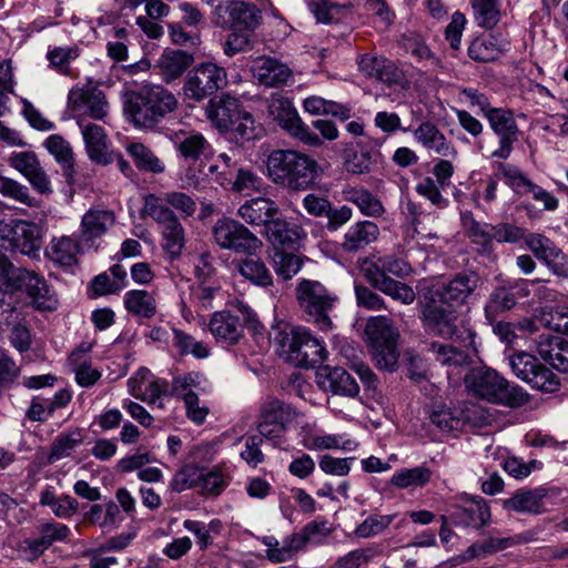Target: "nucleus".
Masks as SVG:
<instances>
[{"label": "nucleus", "instance_id": "9b49d317", "mask_svg": "<svg viewBox=\"0 0 568 568\" xmlns=\"http://www.w3.org/2000/svg\"><path fill=\"white\" fill-rule=\"evenodd\" d=\"M214 242L223 250L236 254L253 255L262 241L245 225L230 217L219 219L212 227Z\"/></svg>", "mask_w": 568, "mask_h": 568}, {"label": "nucleus", "instance_id": "0e129e2a", "mask_svg": "<svg viewBox=\"0 0 568 568\" xmlns=\"http://www.w3.org/2000/svg\"><path fill=\"white\" fill-rule=\"evenodd\" d=\"M539 321L556 335L566 336L568 333V314L565 311L550 308L542 312Z\"/></svg>", "mask_w": 568, "mask_h": 568}, {"label": "nucleus", "instance_id": "ea45409f", "mask_svg": "<svg viewBox=\"0 0 568 568\" xmlns=\"http://www.w3.org/2000/svg\"><path fill=\"white\" fill-rule=\"evenodd\" d=\"M240 274L254 285L268 287L273 285V276L261 258L246 257L236 263Z\"/></svg>", "mask_w": 568, "mask_h": 568}, {"label": "nucleus", "instance_id": "6ab92c4d", "mask_svg": "<svg viewBox=\"0 0 568 568\" xmlns=\"http://www.w3.org/2000/svg\"><path fill=\"white\" fill-rule=\"evenodd\" d=\"M8 239L12 251L37 257L42 246L41 227L32 222L18 221L9 230Z\"/></svg>", "mask_w": 568, "mask_h": 568}, {"label": "nucleus", "instance_id": "603ef678", "mask_svg": "<svg viewBox=\"0 0 568 568\" xmlns=\"http://www.w3.org/2000/svg\"><path fill=\"white\" fill-rule=\"evenodd\" d=\"M303 265V258L294 253L276 250L273 255V266L283 280H291L298 273Z\"/></svg>", "mask_w": 568, "mask_h": 568}, {"label": "nucleus", "instance_id": "cd10ccee", "mask_svg": "<svg viewBox=\"0 0 568 568\" xmlns=\"http://www.w3.org/2000/svg\"><path fill=\"white\" fill-rule=\"evenodd\" d=\"M277 204L266 197H255L245 201L237 210V214L247 223L254 226L266 227L275 215H278Z\"/></svg>", "mask_w": 568, "mask_h": 568}, {"label": "nucleus", "instance_id": "052dcab7", "mask_svg": "<svg viewBox=\"0 0 568 568\" xmlns=\"http://www.w3.org/2000/svg\"><path fill=\"white\" fill-rule=\"evenodd\" d=\"M0 193L28 206L36 205V200L30 195L28 186L16 180L0 176Z\"/></svg>", "mask_w": 568, "mask_h": 568}, {"label": "nucleus", "instance_id": "393cba45", "mask_svg": "<svg viewBox=\"0 0 568 568\" xmlns=\"http://www.w3.org/2000/svg\"><path fill=\"white\" fill-rule=\"evenodd\" d=\"M317 377L318 384L333 394L355 397L359 393L355 378L342 367H324Z\"/></svg>", "mask_w": 568, "mask_h": 568}, {"label": "nucleus", "instance_id": "8fccbe9b", "mask_svg": "<svg viewBox=\"0 0 568 568\" xmlns=\"http://www.w3.org/2000/svg\"><path fill=\"white\" fill-rule=\"evenodd\" d=\"M432 477V470L424 466L405 468L393 475L390 484L399 489L425 486Z\"/></svg>", "mask_w": 568, "mask_h": 568}, {"label": "nucleus", "instance_id": "2f4dec72", "mask_svg": "<svg viewBox=\"0 0 568 568\" xmlns=\"http://www.w3.org/2000/svg\"><path fill=\"white\" fill-rule=\"evenodd\" d=\"M40 536L33 539H27L24 542L30 552L39 557L53 542L64 541L70 535V529L64 524L45 523L39 527Z\"/></svg>", "mask_w": 568, "mask_h": 568}, {"label": "nucleus", "instance_id": "de8ad7c7", "mask_svg": "<svg viewBox=\"0 0 568 568\" xmlns=\"http://www.w3.org/2000/svg\"><path fill=\"white\" fill-rule=\"evenodd\" d=\"M260 417L285 427L286 424L294 420L296 410L290 404L273 398L263 405Z\"/></svg>", "mask_w": 568, "mask_h": 568}, {"label": "nucleus", "instance_id": "0eeeda50", "mask_svg": "<svg viewBox=\"0 0 568 568\" xmlns=\"http://www.w3.org/2000/svg\"><path fill=\"white\" fill-rule=\"evenodd\" d=\"M1 262L10 285H13L17 292L19 291L21 298L27 293L32 305L39 311L51 312L58 307L55 294L43 277L34 272L14 267L4 256Z\"/></svg>", "mask_w": 568, "mask_h": 568}, {"label": "nucleus", "instance_id": "9d476101", "mask_svg": "<svg viewBox=\"0 0 568 568\" xmlns=\"http://www.w3.org/2000/svg\"><path fill=\"white\" fill-rule=\"evenodd\" d=\"M262 19V11L256 4L243 0L221 2L212 12V22L227 30L254 32Z\"/></svg>", "mask_w": 568, "mask_h": 568}, {"label": "nucleus", "instance_id": "774afa93", "mask_svg": "<svg viewBox=\"0 0 568 568\" xmlns=\"http://www.w3.org/2000/svg\"><path fill=\"white\" fill-rule=\"evenodd\" d=\"M378 265L385 271L386 275L389 276L392 274L399 278L407 277L413 272L410 264L406 260L395 255L378 257Z\"/></svg>", "mask_w": 568, "mask_h": 568}, {"label": "nucleus", "instance_id": "09e8293b", "mask_svg": "<svg viewBox=\"0 0 568 568\" xmlns=\"http://www.w3.org/2000/svg\"><path fill=\"white\" fill-rule=\"evenodd\" d=\"M82 442L83 437L79 429L58 435L51 445L48 462L52 464L59 459L70 456L75 447H78Z\"/></svg>", "mask_w": 568, "mask_h": 568}, {"label": "nucleus", "instance_id": "f3484780", "mask_svg": "<svg viewBox=\"0 0 568 568\" xmlns=\"http://www.w3.org/2000/svg\"><path fill=\"white\" fill-rule=\"evenodd\" d=\"M485 116L491 130L499 136V148L491 155L498 159L509 158L519 134L514 113L510 110L493 108Z\"/></svg>", "mask_w": 568, "mask_h": 568}, {"label": "nucleus", "instance_id": "e433bc0d", "mask_svg": "<svg viewBox=\"0 0 568 568\" xmlns=\"http://www.w3.org/2000/svg\"><path fill=\"white\" fill-rule=\"evenodd\" d=\"M125 310L138 317L151 318L156 313L154 296L144 290H132L124 295Z\"/></svg>", "mask_w": 568, "mask_h": 568}, {"label": "nucleus", "instance_id": "4d7b16f0", "mask_svg": "<svg viewBox=\"0 0 568 568\" xmlns=\"http://www.w3.org/2000/svg\"><path fill=\"white\" fill-rule=\"evenodd\" d=\"M158 200L162 202V205L179 211L184 219L192 216L196 212V202L183 192H166L162 196H158Z\"/></svg>", "mask_w": 568, "mask_h": 568}, {"label": "nucleus", "instance_id": "bf43d9fd", "mask_svg": "<svg viewBox=\"0 0 568 568\" xmlns=\"http://www.w3.org/2000/svg\"><path fill=\"white\" fill-rule=\"evenodd\" d=\"M393 519V515H372L355 528L354 535L358 538L374 537L388 528Z\"/></svg>", "mask_w": 568, "mask_h": 568}, {"label": "nucleus", "instance_id": "1a4fd4ad", "mask_svg": "<svg viewBox=\"0 0 568 568\" xmlns=\"http://www.w3.org/2000/svg\"><path fill=\"white\" fill-rule=\"evenodd\" d=\"M458 312L455 306L446 305L440 300L433 298L426 303L422 308L420 320L424 328L434 335L463 339L466 346L474 344L475 333L471 329H466V337L458 335L456 321Z\"/></svg>", "mask_w": 568, "mask_h": 568}, {"label": "nucleus", "instance_id": "a211bd4d", "mask_svg": "<svg viewBox=\"0 0 568 568\" xmlns=\"http://www.w3.org/2000/svg\"><path fill=\"white\" fill-rule=\"evenodd\" d=\"M9 161L12 168L28 179L37 192L40 194H50L52 192L50 179L33 152L13 153Z\"/></svg>", "mask_w": 568, "mask_h": 568}, {"label": "nucleus", "instance_id": "13d9d810", "mask_svg": "<svg viewBox=\"0 0 568 568\" xmlns=\"http://www.w3.org/2000/svg\"><path fill=\"white\" fill-rule=\"evenodd\" d=\"M474 9L478 26L493 29L499 21L498 0H474Z\"/></svg>", "mask_w": 568, "mask_h": 568}, {"label": "nucleus", "instance_id": "a19ab883", "mask_svg": "<svg viewBox=\"0 0 568 568\" xmlns=\"http://www.w3.org/2000/svg\"><path fill=\"white\" fill-rule=\"evenodd\" d=\"M344 194L345 200L355 204L364 215L378 217L385 212V209L379 199H377L366 189L351 187L345 191Z\"/></svg>", "mask_w": 568, "mask_h": 568}, {"label": "nucleus", "instance_id": "f03ea898", "mask_svg": "<svg viewBox=\"0 0 568 568\" xmlns=\"http://www.w3.org/2000/svg\"><path fill=\"white\" fill-rule=\"evenodd\" d=\"M267 175L273 183L288 191L312 189L320 178L316 160L294 150H274L266 160Z\"/></svg>", "mask_w": 568, "mask_h": 568}, {"label": "nucleus", "instance_id": "6e6d98bb", "mask_svg": "<svg viewBox=\"0 0 568 568\" xmlns=\"http://www.w3.org/2000/svg\"><path fill=\"white\" fill-rule=\"evenodd\" d=\"M173 345L179 349L181 355H193L195 358L202 359L209 356V348L194 337L181 329H173Z\"/></svg>", "mask_w": 568, "mask_h": 568}, {"label": "nucleus", "instance_id": "c85d7f7f", "mask_svg": "<svg viewBox=\"0 0 568 568\" xmlns=\"http://www.w3.org/2000/svg\"><path fill=\"white\" fill-rule=\"evenodd\" d=\"M359 70L369 78H374L383 83H398L402 77L400 71L395 63L386 58L374 54H364L358 61Z\"/></svg>", "mask_w": 568, "mask_h": 568}, {"label": "nucleus", "instance_id": "338daca9", "mask_svg": "<svg viewBox=\"0 0 568 568\" xmlns=\"http://www.w3.org/2000/svg\"><path fill=\"white\" fill-rule=\"evenodd\" d=\"M200 374L195 372L175 376L170 387V396L182 397L183 402L187 394H195L192 388L199 386Z\"/></svg>", "mask_w": 568, "mask_h": 568}, {"label": "nucleus", "instance_id": "5fc2aeb1", "mask_svg": "<svg viewBox=\"0 0 568 568\" xmlns=\"http://www.w3.org/2000/svg\"><path fill=\"white\" fill-rule=\"evenodd\" d=\"M501 50L493 38H476L468 47V55L477 62H491L498 59Z\"/></svg>", "mask_w": 568, "mask_h": 568}, {"label": "nucleus", "instance_id": "49530a36", "mask_svg": "<svg viewBox=\"0 0 568 568\" xmlns=\"http://www.w3.org/2000/svg\"><path fill=\"white\" fill-rule=\"evenodd\" d=\"M175 145L185 160L197 161L209 148V142L201 133H183L176 135Z\"/></svg>", "mask_w": 568, "mask_h": 568}, {"label": "nucleus", "instance_id": "e2e57ef3", "mask_svg": "<svg viewBox=\"0 0 568 568\" xmlns=\"http://www.w3.org/2000/svg\"><path fill=\"white\" fill-rule=\"evenodd\" d=\"M463 223L473 242L484 246L490 245V232L494 230L491 224L477 222L471 213L463 214Z\"/></svg>", "mask_w": 568, "mask_h": 568}, {"label": "nucleus", "instance_id": "f704fd0d", "mask_svg": "<svg viewBox=\"0 0 568 568\" xmlns=\"http://www.w3.org/2000/svg\"><path fill=\"white\" fill-rule=\"evenodd\" d=\"M415 138L426 149L434 150L442 156H455L456 149L447 142L445 135L432 122H423L414 132Z\"/></svg>", "mask_w": 568, "mask_h": 568}, {"label": "nucleus", "instance_id": "58836bf2", "mask_svg": "<svg viewBox=\"0 0 568 568\" xmlns=\"http://www.w3.org/2000/svg\"><path fill=\"white\" fill-rule=\"evenodd\" d=\"M304 110L313 115H332L341 121L351 118V108L345 104L312 95L304 100Z\"/></svg>", "mask_w": 568, "mask_h": 568}, {"label": "nucleus", "instance_id": "72a5a7b5", "mask_svg": "<svg viewBox=\"0 0 568 568\" xmlns=\"http://www.w3.org/2000/svg\"><path fill=\"white\" fill-rule=\"evenodd\" d=\"M115 222V215L109 210H90L81 221V240L93 241L104 234Z\"/></svg>", "mask_w": 568, "mask_h": 568}, {"label": "nucleus", "instance_id": "4468645a", "mask_svg": "<svg viewBox=\"0 0 568 568\" xmlns=\"http://www.w3.org/2000/svg\"><path fill=\"white\" fill-rule=\"evenodd\" d=\"M68 104L73 112H82L94 120H103L109 113V102L104 92L91 82L71 89Z\"/></svg>", "mask_w": 568, "mask_h": 568}, {"label": "nucleus", "instance_id": "c756f323", "mask_svg": "<svg viewBox=\"0 0 568 568\" xmlns=\"http://www.w3.org/2000/svg\"><path fill=\"white\" fill-rule=\"evenodd\" d=\"M378 235L379 227L376 223L372 221L356 222L344 234L342 250L347 253L358 252L375 242Z\"/></svg>", "mask_w": 568, "mask_h": 568}, {"label": "nucleus", "instance_id": "7c9ffc66", "mask_svg": "<svg viewBox=\"0 0 568 568\" xmlns=\"http://www.w3.org/2000/svg\"><path fill=\"white\" fill-rule=\"evenodd\" d=\"M302 233L303 230L284 220L281 212L266 224L263 232L268 242L274 246L278 245L282 247H295L302 237Z\"/></svg>", "mask_w": 568, "mask_h": 568}, {"label": "nucleus", "instance_id": "423d86ee", "mask_svg": "<svg viewBox=\"0 0 568 568\" xmlns=\"http://www.w3.org/2000/svg\"><path fill=\"white\" fill-rule=\"evenodd\" d=\"M365 335L376 366L394 372L398 363V332L392 321L385 316L371 317L365 326Z\"/></svg>", "mask_w": 568, "mask_h": 568}, {"label": "nucleus", "instance_id": "37998d69", "mask_svg": "<svg viewBox=\"0 0 568 568\" xmlns=\"http://www.w3.org/2000/svg\"><path fill=\"white\" fill-rule=\"evenodd\" d=\"M429 352L437 362L446 366L459 367L470 363V356L467 352L449 344L432 342L429 344Z\"/></svg>", "mask_w": 568, "mask_h": 568}, {"label": "nucleus", "instance_id": "4be33fe9", "mask_svg": "<svg viewBox=\"0 0 568 568\" xmlns=\"http://www.w3.org/2000/svg\"><path fill=\"white\" fill-rule=\"evenodd\" d=\"M78 124L81 128L89 159L102 165L113 162L104 129L95 123H85L83 120H79Z\"/></svg>", "mask_w": 568, "mask_h": 568}, {"label": "nucleus", "instance_id": "473e14b6", "mask_svg": "<svg viewBox=\"0 0 568 568\" xmlns=\"http://www.w3.org/2000/svg\"><path fill=\"white\" fill-rule=\"evenodd\" d=\"M194 62L193 54L183 50H168L161 55L158 65L162 79L170 83L180 78Z\"/></svg>", "mask_w": 568, "mask_h": 568}, {"label": "nucleus", "instance_id": "20e7f679", "mask_svg": "<svg viewBox=\"0 0 568 568\" xmlns=\"http://www.w3.org/2000/svg\"><path fill=\"white\" fill-rule=\"evenodd\" d=\"M274 342L278 354L288 363L298 367H314L326 357L323 344L307 329L285 326L276 332Z\"/></svg>", "mask_w": 568, "mask_h": 568}, {"label": "nucleus", "instance_id": "a878e982", "mask_svg": "<svg viewBox=\"0 0 568 568\" xmlns=\"http://www.w3.org/2000/svg\"><path fill=\"white\" fill-rule=\"evenodd\" d=\"M254 77L265 87L285 84L292 77L290 68L271 57H258L252 65Z\"/></svg>", "mask_w": 568, "mask_h": 568}, {"label": "nucleus", "instance_id": "aec40b11", "mask_svg": "<svg viewBox=\"0 0 568 568\" xmlns=\"http://www.w3.org/2000/svg\"><path fill=\"white\" fill-rule=\"evenodd\" d=\"M240 101L229 94L211 99L206 105V115L220 131H230L241 118Z\"/></svg>", "mask_w": 568, "mask_h": 568}, {"label": "nucleus", "instance_id": "864d4df0", "mask_svg": "<svg viewBox=\"0 0 568 568\" xmlns=\"http://www.w3.org/2000/svg\"><path fill=\"white\" fill-rule=\"evenodd\" d=\"M203 470L204 468L199 467L195 464L184 465L180 470L176 471L171 481L172 490L181 493L186 489L197 487L203 476Z\"/></svg>", "mask_w": 568, "mask_h": 568}, {"label": "nucleus", "instance_id": "412c9836", "mask_svg": "<svg viewBox=\"0 0 568 568\" xmlns=\"http://www.w3.org/2000/svg\"><path fill=\"white\" fill-rule=\"evenodd\" d=\"M450 520L455 525L479 529L488 525L490 509L481 497L470 498L463 505L453 506Z\"/></svg>", "mask_w": 568, "mask_h": 568}, {"label": "nucleus", "instance_id": "a18cd8bd", "mask_svg": "<svg viewBox=\"0 0 568 568\" xmlns=\"http://www.w3.org/2000/svg\"><path fill=\"white\" fill-rule=\"evenodd\" d=\"M544 497L542 489L518 491L504 501V507L519 513H538Z\"/></svg>", "mask_w": 568, "mask_h": 568}, {"label": "nucleus", "instance_id": "c03bdc74", "mask_svg": "<svg viewBox=\"0 0 568 568\" xmlns=\"http://www.w3.org/2000/svg\"><path fill=\"white\" fill-rule=\"evenodd\" d=\"M429 422L443 433L459 430L464 425L462 413L444 405L433 407Z\"/></svg>", "mask_w": 568, "mask_h": 568}, {"label": "nucleus", "instance_id": "dca6fc26", "mask_svg": "<svg viewBox=\"0 0 568 568\" xmlns=\"http://www.w3.org/2000/svg\"><path fill=\"white\" fill-rule=\"evenodd\" d=\"M270 109L274 119L291 135L312 146L322 144V140L302 121L290 100H276L270 105Z\"/></svg>", "mask_w": 568, "mask_h": 568}, {"label": "nucleus", "instance_id": "3c124183", "mask_svg": "<svg viewBox=\"0 0 568 568\" xmlns=\"http://www.w3.org/2000/svg\"><path fill=\"white\" fill-rule=\"evenodd\" d=\"M44 145L54 159L62 165L64 174L71 176L73 173V152L68 141L61 135H50Z\"/></svg>", "mask_w": 568, "mask_h": 568}, {"label": "nucleus", "instance_id": "39448f33", "mask_svg": "<svg viewBox=\"0 0 568 568\" xmlns=\"http://www.w3.org/2000/svg\"><path fill=\"white\" fill-rule=\"evenodd\" d=\"M295 292L298 305L307 316V321L322 331H331L333 328L331 313L338 302L337 295L321 282L312 280H302Z\"/></svg>", "mask_w": 568, "mask_h": 568}, {"label": "nucleus", "instance_id": "7ed1b4c3", "mask_svg": "<svg viewBox=\"0 0 568 568\" xmlns=\"http://www.w3.org/2000/svg\"><path fill=\"white\" fill-rule=\"evenodd\" d=\"M464 383L471 396L491 404L517 408L529 402V395L521 387L511 385L497 371L487 366L469 369Z\"/></svg>", "mask_w": 568, "mask_h": 568}, {"label": "nucleus", "instance_id": "4c0bfd02", "mask_svg": "<svg viewBox=\"0 0 568 568\" xmlns=\"http://www.w3.org/2000/svg\"><path fill=\"white\" fill-rule=\"evenodd\" d=\"M126 151L140 171L161 174L165 171V164L155 153L143 143L128 144Z\"/></svg>", "mask_w": 568, "mask_h": 568}, {"label": "nucleus", "instance_id": "f8f14e48", "mask_svg": "<svg viewBox=\"0 0 568 568\" xmlns=\"http://www.w3.org/2000/svg\"><path fill=\"white\" fill-rule=\"evenodd\" d=\"M226 72L214 63H202L189 71L183 93L186 99L201 102L226 85Z\"/></svg>", "mask_w": 568, "mask_h": 568}, {"label": "nucleus", "instance_id": "2eb2a0df", "mask_svg": "<svg viewBox=\"0 0 568 568\" xmlns=\"http://www.w3.org/2000/svg\"><path fill=\"white\" fill-rule=\"evenodd\" d=\"M480 285L481 278L477 272L464 271L437 288L435 296L446 305L458 307L465 305Z\"/></svg>", "mask_w": 568, "mask_h": 568}, {"label": "nucleus", "instance_id": "ddd939ff", "mask_svg": "<svg viewBox=\"0 0 568 568\" xmlns=\"http://www.w3.org/2000/svg\"><path fill=\"white\" fill-rule=\"evenodd\" d=\"M510 366L518 378L536 389L552 393L559 387L557 376L531 354L525 352L514 354L510 357Z\"/></svg>", "mask_w": 568, "mask_h": 568}, {"label": "nucleus", "instance_id": "680f3d73", "mask_svg": "<svg viewBox=\"0 0 568 568\" xmlns=\"http://www.w3.org/2000/svg\"><path fill=\"white\" fill-rule=\"evenodd\" d=\"M378 291L406 305L412 304L416 298V294L412 286L396 281L390 276L382 283Z\"/></svg>", "mask_w": 568, "mask_h": 568}, {"label": "nucleus", "instance_id": "b1692460", "mask_svg": "<svg viewBox=\"0 0 568 568\" xmlns=\"http://www.w3.org/2000/svg\"><path fill=\"white\" fill-rule=\"evenodd\" d=\"M209 328L216 341L227 345L236 344L243 336V323L240 316L230 311L215 312Z\"/></svg>", "mask_w": 568, "mask_h": 568}, {"label": "nucleus", "instance_id": "f257e3e1", "mask_svg": "<svg viewBox=\"0 0 568 568\" xmlns=\"http://www.w3.org/2000/svg\"><path fill=\"white\" fill-rule=\"evenodd\" d=\"M178 105V99L166 88L146 84L125 94L123 109L134 126L152 130Z\"/></svg>", "mask_w": 568, "mask_h": 568}, {"label": "nucleus", "instance_id": "5701e85b", "mask_svg": "<svg viewBox=\"0 0 568 568\" xmlns=\"http://www.w3.org/2000/svg\"><path fill=\"white\" fill-rule=\"evenodd\" d=\"M10 281L6 274L0 283V327H10L22 322L24 306L19 291L10 285Z\"/></svg>", "mask_w": 568, "mask_h": 568}, {"label": "nucleus", "instance_id": "c9c22d12", "mask_svg": "<svg viewBox=\"0 0 568 568\" xmlns=\"http://www.w3.org/2000/svg\"><path fill=\"white\" fill-rule=\"evenodd\" d=\"M80 252L79 243L70 236L53 237L45 250V255L57 264L72 266L77 264Z\"/></svg>", "mask_w": 568, "mask_h": 568}, {"label": "nucleus", "instance_id": "6e6552de", "mask_svg": "<svg viewBox=\"0 0 568 568\" xmlns=\"http://www.w3.org/2000/svg\"><path fill=\"white\" fill-rule=\"evenodd\" d=\"M142 213L150 216L161 226L163 250L172 258L179 257L185 244V235L184 227L174 211L162 205V202L158 200L155 194H148L144 197Z\"/></svg>", "mask_w": 568, "mask_h": 568}, {"label": "nucleus", "instance_id": "69168bd1", "mask_svg": "<svg viewBox=\"0 0 568 568\" xmlns=\"http://www.w3.org/2000/svg\"><path fill=\"white\" fill-rule=\"evenodd\" d=\"M497 170L498 175H500L516 192H520L521 189L527 190L531 183V181H529L515 165L500 162L497 164Z\"/></svg>", "mask_w": 568, "mask_h": 568}, {"label": "nucleus", "instance_id": "79ce46f5", "mask_svg": "<svg viewBox=\"0 0 568 568\" xmlns=\"http://www.w3.org/2000/svg\"><path fill=\"white\" fill-rule=\"evenodd\" d=\"M515 305V294L505 287H497L487 300L485 317L490 324H494L499 314L511 310Z\"/></svg>", "mask_w": 568, "mask_h": 568}, {"label": "nucleus", "instance_id": "bb28decb", "mask_svg": "<svg viewBox=\"0 0 568 568\" xmlns=\"http://www.w3.org/2000/svg\"><path fill=\"white\" fill-rule=\"evenodd\" d=\"M537 349L541 358L549 363L555 369L561 373L568 372L566 357V353H568V342L566 336L541 334Z\"/></svg>", "mask_w": 568, "mask_h": 568}]
</instances>
